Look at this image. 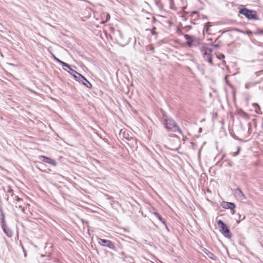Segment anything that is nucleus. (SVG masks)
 <instances>
[{
  "label": "nucleus",
  "instance_id": "nucleus-34",
  "mask_svg": "<svg viewBox=\"0 0 263 263\" xmlns=\"http://www.w3.org/2000/svg\"><path fill=\"white\" fill-rule=\"evenodd\" d=\"M217 116H218V114L217 112H215L213 116V119H217Z\"/></svg>",
  "mask_w": 263,
  "mask_h": 263
},
{
  "label": "nucleus",
  "instance_id": "nucleus-23",
  "mask_svg": "<svg viewBox=\"0 0 263 263\" xmlns=\"http://www.w3.org/2000/svg\"><path fill=\"white\" fill-rule=\"evenodd\" d=\"M211 26V23L210 22H208L206 23H205V25H204V30H205L206 32V33H208L209 32V29H210V27Z\"/></svg>",
  "mask_w": 263,
  "mask_h": 263
},
{
  "label": "nucleus",
  "instance_id": "nucleus-27",
  "mask_svg": "<svg viewBox=\"0 0 263 263\" xmlns=\"http://www.w3.org/2000/svg\"><path fill=\"white\" fill-rule=\"evenodd\" d=\"M238 215L239 216V220H237V223H239L241 220H243L245 218V216L243 215H241L240 214H238Z\"/></svg>",
  "mask_w": 263,
  "mask_h": 263
},
{
  "label": "nucleus",
  "instance_id": "nucleus-11",
  "mask_svg": "<svg viewBox=\"0 0 263 263\" xmlns=\"http://www.w3.org/2000/svg\"><path fill=\"white\" fill-rule=\"evenodd\" d=\"M67 68L69 69L68 70H67V71L70 75H71L76 81H77L78 79H79V76H81V74H80V73L78 72L77 71H76V70H74V69L71 68L70 67V65L69 64V67H67Z\"/></svg>",
  "mask_w": 263,
  "mask_h": 263
},
{
  "label": "nucleus",
  "instance_id": "nucleus-19",
  "mask_svg": "<svg viewBox=\"0 0 263 263\" xmlns=\"http://www.w3.org/2000/svg\"><path fill=\"white\" fill-rule=\"evenodd\" d=\"M53 57H54V59L55 60V61H57V62H58L59 63L61 64L63 67H69V64L68 63H66L60 60L59 59L57 58L55 56H53Z\"/></svg>",
  "mask_w": 263,
  "mask_h": 263
},
{
  "label": "nucleus",
  "instance_id": "nucleus-47",
  "mask_svg": "<svg viewBox=\"0 0 263 263\" xmlns=\"http://www.w3.org/2000/svg\"><path fill=\"white\" fill-rule=\"evenodd\" d=\"M224 157V155H223L222 158H221V160L223 159Z\"/></svg>",
  "mask_w": 263,
  "mask_h": 263
},
{
  "label": "nucleus",
  "instance_id": "nucleus-33",
  "mask_svg": "<svg viewBox=\"0 0 263 263\" xmlns=\"http://www.w3.org/2000/svg\"><path fill=\"white\" fill-rule=\"evenodd\" d=\"M22 249L23 250V252L24 253V256L25 257H26L27 256V252H26V250L24 249V247L22 246Z\"/></svg>",
  "mask_w": 263,
  "mask_h": 263
},
{
  "label": "nucleus",
  "instance_id": "nucleus-7",
  "mask_svg": "<svg viewBox=\"0 0 263 263\" xmlns=\"http://www.w3.org/2000/svg\"><path fill=\"white\" fill-rule=\"evenodd\" d=\"M98 242L100 245L103 247H107L114 251H117L115 243L111 240L98 238Z\"/></svg>",
  "mask_w": 263,
  "mask_h": 263
},
{
  "label": "nucleus",
  "instance_id": "nucleus-42",
  "mask_svg": "<svg viewBox=\"0 0 263 263\" xmlns=\"http://www.w3.org/2000/svg\"><path fill=\"white\" fill-rule=\"evenodd\" d=\"M220 37V35H219V36H218V37H217V39H216V40H215V42H217V41L218 40V39H219V37Z\"/></svg>",
  "mask_w": 263,
  "mask_h": 263
},
{
  "label": "nucleus",
  "instance_id": "nucleus-21",
  "mask_svg": "<svg viewBox=\"0 0 263 263\" xmlns=\"http://www.w3.org/2000/svg\"><path fill=\"white\" fill-rule=\"evenodd\" d=\"M253 106L255 108V111L257 114H262L261 111V108H260L259 105L257 103H254Z\"/></svg>",
  "mask_w": 263,
  "mask_h": 263
},
{
  "label": "nucleus",
  "instance_id": "nucleus-28",
  "mask_svg": "<svg viewBox=\"0 0 263 263\" xmlns=\"http://www.w3.org/2000/svg\"><path fill=\"white\" fill-rule=\"evenodd\" d=\"M13 199L16 200L17 201H21L22 200V199L20 198L18 196H14L13 197Z\"/></svg>",
  "mask_w": 263,
  "mask_h": 263
},
{
  "label": "nucleus",
  "instance_id": "nucleus-15",
  "mask_svg": "<svg viewBox=\"0 0 263 263\" xmlns=\"http://www.w3.org/2000/svg\"><path fill=\"white\" fill-rule=\"evenodd\" d=\"M202 251L211 259L214 260H216L217 259L216 256L210 251L206 248H203L202 249Z\"/></svg>",
  "mask_w": 263,
  "mask_h": 263
},
{
  "label": "nucleus",
  "instance_id": "nucleus-39",
  "mask_svg": "<svg viewBox=\"0 0 263 263\" xmlns=\"http://www.w3.org/2000/svg\"><path fill=\"white\" fill-rule=\"evenodd\" d=\"M258 73H263V69L258 71L256 72V74H258Z\"/></svg>",
  "mask_w": 263,
  "mask_h": 263
},
{
  "label": "nucleus",
  "instance_id": "nucleus-31",
  "mask_svg": "<svg viewBox=\"0 0 263 263\" xmlns=\"http://www.w3.org/2000/svg\"><path fill=\"white\" fill-rule=\"evenodd\" d=\"M156 27H154L151 30V31L152 32V33L153 34H156V32L155 31L156 30Z\"/></svg>",
  "mask_w": 263,
  "mask_h": 263
},
{
  "label": "nucleus",
  "instance_id": "nucleus-1",
  "mask_svg": "<svg viewBox=\"0 0 263 263\" xmlns=\"http://www.w3.org/2000/svg\"><path fill=\"white\" fill-rule=\"evenodd\" d=\"M160 121L168 132H178L182 135V132L178 124L172 118L169 117L162 109L160 110Z\"/></svg>",
  "mask_w": 263,
  "mask_h": 263
},
{
  "label": "nucleus",
  "instance_id": "nucleus-45",
  "mask_svg": "<svg viewBox=\"0 0 263 263\" xmlns=\"http://www.w3.org/2000/svg\"><path fill=\"white\" fill-rule=\"evenodd\" d=\"M262 73H258V74H256L257 76H259L260 74H261Z\"/></svg>",
  "mask_w": 263,
  "mask_h": 263
},
{
  "label": "nucleus",
  "instance_id": "nucleus-20",
  "mask_svg": "<svg viewBox=\"0 0 263 263\" xmlns=\"http://www.w3.org/2000/svg\"><path fill=\"white\" fill-rule=\"evenodd\" d=\"M259 83H260V82H256L254 83H252V82L247 83L245 84V88L246 89H249L251 87L255 86V85H256L257 84H259Z\"/></svg>",
  "mask_w": 263,
  "mask_h": 263
},
{
  "label": "nucleus",
  "instance_id": "nucleus-13",
  "mask_svg": "<svg viewBox=\"0 0 263 263\" xmlns=\"http://www.w3.org/2000/svg\"><path fill=\"white\" fill-rule=\"evenodd\" d=\"M243 33H246L248 34L249 36H251L252 34H254L256 35H263V29H258L255 32H253L252 31L250 30H247L245 31H242Z\"/></svg>",
  "mask_w": 263,
  "mask_h": 263
},
{
  "label": "nucleus",
  "instance_id": "nucleus-24",
  "mask_svg": "<svg viewBox=\"0 0 263 263\" xmlns=\"http://www.w3.org/2000/svg\"><path fill=\"white\" fill-rule=\"evenodd\" d=\"M2 217L1 218V222H2V227L4 226L7 225L5 220V216L4 214L2 213Z\"/></svg>",
  "mask_w": 263,
  "mask_h": 263
},
{
  "label": "nucleus",
  "instance_id": "nucleus-16",
  "mask_svg": "<svg viewBox=\"0 0 263 263\" xmlns=\"http://www.w3.org/2000/svg\"><path fill=\"white\" fill-rule=\"evenodd\" d=\"M4 190L7 194H10L12 197H13L15 196L13 190L12 189L10 186L8 185L6 189L4 188Z\"/></svg>",
  "mask_w": 263,
  "mask_h": 263
},
{
  "label": "nucleus",
  "instance_id": "nucleus-40",
  "mask_svg": "<svg viewBox=\"0 0 263 263\" xmlns=\"http://www.w3.org/2000/svg\"><path fill=\"white\" fill-rule=\"evenodd\" d=\"M199 133H201L202 132V128L201 127H200L198 129Z\"/></svg>",
  "mask_w": 263,
  "mask_h": 263
},
{
  "label": "nucleus",
  "instance_id": "nucleus-30",
  "mask_svg": "<svg viewBox=\"0 0 263 263\" xmlns=\"http://www.w3.org/2000/svg\"><path fill=\"white\" fill-rule=\"evenodd\" d=\"M192 28L191 26H186L184 27V29L186 31H189Z\"/></svg>",
  "mask_w": 263,
  "mask_h": 263
},
{
  "label": "nucleus",
  "instance_id": "nucleus-18",
  "mask_svg": "<svg viewBox=\"0 0 263 263\" xmlns=\"http://www.w3.org/2000/svg\"><path fill=\"white\" fill-rule=\"evenodd\" d=\"M154 214L156 217L164 225H166V221L165 219L162 217L161 215H160L158 212H155Z\"/></svg>",
  "mask_w": 263,
  "mask_h": 263
},
{
  "label": "nucleus",
  "instance_id": "nucleus-41",
  "mask_svg": "<svg viewBox=\"0 0 263 263\" xmlns=\"http://www.w3.org/2000/svg\"><path fill=\"white\" fill-rule=\"evenodd\" d=\"M164 226H165V228H166V229H167V230L168 232H170V229H168V227L167 226V224H166V225H164Z\"/></svg>",
  "mask_w": 263,
  "mask_h": 263
},
{
  "label": "nucleus",
  "instance_id": "nucleus-26",
  "mask_svg": "<svg viewBox=\"0 0 263 263\" xmlns=\"http://www.w3.org/2000/svg\"><path fill=\"white\" fill-rule=\"evenodd\" d=\"M240 151V147L238 146V147H237V151L236 152L233 153L232 155L234 157H236L239 155Z\"/></svg>",
  "mask_w": 263,
  "mask_h": 263
},
{
  "label": "nucleus",
  "instance_id": "nucleus-14",
  "mask_svg": "<svg viewBox=\"0 0 263 263\" xmlns=\"http://www.w3.org/2000/svg\"><path fill=\"white\" fill-rule=\"evenodd\" d=\"M3 232L9 237H11L13 236V232L7 226V225L2 227Z\"/></svg>",
  "mask_w": 263,
  "mask_h": 263
},
{
  "label": "nucleus",
  "instance_id": "nucleus-8",
  "mask_svg": "<svg viewBox=\"0 0 263 263\" xmlns=\"http://www.w3.org/2000/svg\"><path fill=\"white\" fill-rule=\"evenodd\" d=\"M39 159L40 160L43 162L51 164L53 166H56L57 165V162L53 159L51 158L45 156H40L39 157Z\"/></svg>",
  "mask_w": 263,
  "mask_h": 263
},
{
  "label": "nucleus",
  "instance_id": "nucleus-35",
  "mask_svg": "<svg viewBox=\"0 0 263 263\" xmlns=\"http://www.w3.org/2000/svg\"><path fill=\"white\" fill-rule=\"evenodd\" d=\"M82 221L83 224H84V223H86L87 224H88V222L87 221H86V220H84V219H82Z\"/></svg>",
  "mask_w": 263,
  "mask_h": 263
},
{
  "label": "nucleus",
  "instance_id": "nucleus-46",
  "mask_svg": "<svg viewBox=\"0 0 263 263\" xmlns=\"http://www.w3.org/2000/svg\"><path fill=\"white\" fill-rule=\"evenodd\" d=\"M156 161H157V163H158L159 165H160V163H159V162L157 160H156Z\"/></svg>",
  "mask_w": 263,
  "mask_h": 263
},
{
  "label": "nucleus",
  "instance_id": "nucleus-29",
  "mask_svg": "<svg viewBox=\"0 0 263 263\" xmlns=\"http://www.w3.org/2000/svg\"><path fill=\"white\" fill-rule=\"evenodd\" d=\"M217 58L221 60L225 58V55L223 53H220L219 56H217Z\"/></svg>",
  "mask_w": 263,
  "mask_h": 263
},
{
  "label": "nucleus",
  "instance_id": "nucleus-12",
  "mask_svg": "<svg viewBox=\"0 0 263 263\" xmlns=\"http://www.w3.org/2000/svg\"><path fill=\"white\" fill-rule=\"evenodd\" d=\"M221 206L226 209L234 210L236 208V205L233 202L223 201L221 203Z\"/></svg>",
  "mask_w": 263,
  "mask_h": 263
},
{
  "label": "nucleus",
  "instance_id": "nucleus-22",
  "mask_svg": "<svg viewBox=\"0 0 263 263\" xmlns=\"http://www.w3.org/2000/svg\"><path fill=\"white\" fill-rule=\"evenodd\" d=\"M146 49L147 51H150L152 53H154L155 52V48L152 45H149L146 46Z\"/></svg>",
  "mask_w": 263,
  "mask_h": 263
},
{
  "label": "nucleus",
  "instance_id": "nucleus-2",
  "mask_svg": "<svg viewBox=\"0 0 263 263\" xmlns=\"http://www.w3.org/2000/svg\"><path fill=\"white\" fill-rule=\"evenodd\" d=\"M209 46H213L214 48L218 49L219 48L220 45L219 43H210L209 44L205 43L202 45L200 49V51L202 52V57L204 60L206 61L211 65L213 66L214 64L211 55L213 49Z\"/></svg>",
  "mask_w": 263,
  "mask_h": 263
},
{
  "label": "nucleus",
  "instance_id": "nucleus-4",
  "mask_svg": "<svg viewBox=\"0 0 263 263\" xmlns=\"http://www.w3.org/2000/svg\"><path fill=\"white\" fill-rule=\"evenodd\" d=\"M219 230L220 233L229 239L231 238L232 235L230 229L228 225L222 220L219 219L217 222Z\"/></svg>",
  "mask_w": 263,
  "mask_h": 263
},
{
  "label": "nucleus",
  "instance_id": "nucleus-37",
  "mask_svg": "<svg viewBox=\"0 0 263 263\" xmlns=\"http://www.w3.org/2000/svg\"><path fill=\"white\" fill-rule=\"evenodd\" d=\"M228 165L230 166H232L233 165V163L231 161H229L228 162Z\"/></svg>",
  "mask_w": 263,
  "mask_h": 263
},
{
  "label": "nucleus",
  "instance_id": "nucleus-32",
  "mask_svg": "<svg viewBox=\"0 0 263 263\" xmlns=\"http://www.w3.org/2000/svg\"><path fill=\"white\" fill-rule=\"evenodd\" d=\"M232 137L236 140H239V138L235 134H232Z\"/></svg>",
  "mask_w": 263,
  "mask_h": 263
},
{
  "label": "nucleus",
  "instance_id": "nucleus-17",
  "mask_svg": "<svg viewBox=\"0 0 263 263\" xmlns=\"http://www.w3.org/2000/svg\"><path fill=\"white\" fill-rule=\"evenodd\" d=\"M196 67L202 75H204L205 74L204 65L203 64L200 65L197 64Z\"/></svg>",
  "mask_w": 263,
  "mask_h": 263
},
{
  "label": "nucleus",
  "instance_id": "nucleus-48",
  "mask_svg": "<svg viewBox=\"0 0 263 263\" xmlns=\"http://www.w3.org/2000/svg\"><path fill=\"white\" fill-rule=\"evenodd\" d=\"M259 263H263L262 261H260Z\"/></svg>",
  "mask_w": 263,
  "mask_h": 263
},
{
  "label": "nucleus",
  "instance_id": "nucleus-10",
  "mask_svg": "<svg viewBox=\"0 0 263 263\" xmlns=\"http://www.w3.org/2000/svg\"><path fill=\"white\" fill-rule=\"evenodd\" d=\"M79 79L77 81H78L79 83H81L87 88H91L92 87L91 84L83 75L81 74V76H79Z\"/></svg>",
  "mask_w": 263,
  "mask_h": 263
},
{
  "label": "nucleus",
  "instance_id": "nucleus-9",
  "mask_svg": "<svg viewBox=\"0 0 263 263\" xmlns=\"http://www.w3.org/2000/svg\"><path fill=\"white\" fill-rule=\"evenodd\" d=\"M234 194L235 196L237 197L241 200H246L247 199L246 196L244 194L240 187H237L235 189Z\"/></svg>",
  "mask_w": 263,
  "mask_h": 263
},
{
  "label": "nucleus",
  "instance_id": "nucleus-3",
  "mask_svg": "<svg viewBox=\"0 0 263 263\" xmlns=\"http://www.w3.org/2000/svg\"><path fill=\"white\" fill-rule=\"evenodd\" d=\"M184 37L186 40V45L190 48L196 47L200 45L201 39L194 35L184 34Z\"/></svg>",
  "mask_w": 263,
  "mask_h": 263
},
{
  "label": "nucleus",
  "instance_id": "nucleus-6",
  "mask_svg": "<svg viewBox=\"0 0 263 263\" xmlns=\"http://www.w3.org/2000/svg\"><path fill=\"white\" fill-rule=\"evenodd\" d=\"M186 6H184L183 0H170V9L177 10L180 9L184 10Z\"/></svg>",
  "mask_w": 263,
  "mask_h": 263
},
{
  "label": "nucleus",
  "instance_id": "nucleus-38",
  "mask_svg": "<svg viewBox=\"0 0 263 263\" xmlns=\"http://www.w3.org/2000/svg\"><path fill=\"white\" fill-rule=\"evenodd\" d=\"M110 15L109 14H107V16H106V20L108 21V20L110 19Z\"/></svg>",
  "mask_w": 263,
  "mask_h": 263
},
{
  "label": "nucleus",
  "instance_id": "nucleus-36",
  "mask_svg": "<svg viewBox=\"0 0 263 263\" xmlns=\"http://www.w3.org/2000/svg\"><path fill=\"white\" fill-rule=\"evenodd\" d=\"M198 13L197 11H194L192 13V16H194V15L197 14Z\"/></svg>",
  "mask_w": 263,
  "mask_h": 263
},
{
  "label": "nucleus",
  "instance_id": "nucleus-44",
  "mask_svg": "<svg viewBox=\"0 0 263 263\" xmlns=\"http://www.w3.org/2000/svg\"><path fill=\"white\" fill-rule=\"evenodd\" d=\"M203 18L208 20V17L206 16H203Z\"/></svg>",
  "mask_w": 263,
  "mask_h": 263
},
{
  "label": "nucleus",
  "instance_id": "nucleus-43",
  "mask_svg": "<svg viewBox=\"0 0 263 263\" xmlns=\"http://www.w3.org/2000/svg\"><path fill=\"white\" fill-rule=\"evenodd\" d=\"M262 81H263V78H262L260 80H259L258 82H260L261 83Z\"/></svg>",
  "mask_w": 263,
  "mask_h": 263
},
{
  "label": "nucleus",
  "instance_id": "nucleus-25",
  "mask_svg": "<svg viewBox=\"0 0 263 263\" xmlns=\"http://www.w3.org/2000/svg\"><path fill=\"white\" fill-rule=\"evenodd\" d=\"M229 77V75H226L225 77H224V81H225V82L227 83V85H228L229 86H231V87H232V84L230 83V81L228 80V78Z\"/></svg>",
  "mask_w": 263,
  "mask_h": 263
},
{
  "label": "nucleus",
  "instance_id": "nucleus-5",
  "mask_svg": "<svg viewBox=\"0 0 263 263\" xmlns=\"http://www.w3.org/2000/svg\"><path fill=\"white\" fill-rule=\"evenodd\" d=\"M239 13L245 15L249 20H258L259 17L255 10L242 8L239 9Z\"/></svg>",
  "mask_w": 263,
  "mask_h": 263
}]
</instances>
